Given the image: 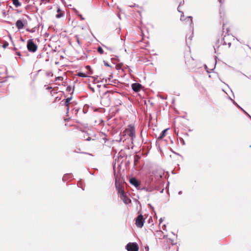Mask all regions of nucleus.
<instances>
[{
    "instance_id": "nucleus-11",
    "label": "nucleus",
    "mask_w": 251,
    "mask_h": 251,
    "mask_svg": "<svg viewBox=\"0 0 251 251\" xmlns=\"http://www.w3.org/2000/svg\"><path fill=\"white\" fill-rule=\"evenodd\" d=\"M16 26L18 29H23L24 27V24L22 21L19 20L16 23Z\"/></svg>"
},
{
    "instance_id": "nucleus-30",
    "label": "nucleus",
    "mask_w": 251,
    "mask_h": 251,
    "mask_svg": "<svg viewBox=\"0 0 251 251\" xmlns=\"http://www.w3.org/2000/svg\"><path fill=\"white\" fill-rule=\"evenodd\" d=\"M91 140V138L90 137H88V138H87L86 140L87 141H90Z\"/></svg>"
},
{
    "instance_id": "nucleus-13",
    "label": "nucleus",
    "mask_w": 251,
    "mask_h": 251,
    "mask_svg": "<svg viewBox=\"0 0 251 251\" xmlns=\"http://www.w3.org/2000/svg\"><path fill=\"white\" fill-rule=\"evenodd\" d=\"M168 129H169V128H166V129H164V130H163L162 131V133H161L160 135L159 136L158 139H162L165 136L166 132H167V131Z\"/></svg>"
},
{
    "instance_id": "nucleus-25",
    "label": "nucleus",
    "mask_w": 251,
    "mask_h": 251,
    "mask_svg": "<svg viewBox=\"0 0 251 251\" xmlns=\"http://www.w3.org/2000/svg\"><path fill=\"white\" fill-rule=\"evenodd\" d=\"M177 10L178 12H181L180 11V6H178V7H177Z\"/></svg>"
},
{
    "instance_id": "nucleus-12",
    "label": "nucleus",
    "mask_w": 251,
    "mask_h": 251,
    "mask_svg": "<svg viewBox=\"0 0 251 251\" xmlns=\"http://www.w3.org/2000/svg\"><path fill=\"white\" fill-rule=\"evenodd\" d=\"M13 4L16 7H18L21 5V3L19 1V0H12Z\"/></svg>"
},
{
    "instance_id": "nucleus-10",
    "label": "nucleus",
    "mask_w": 251,
    "mask_h": 251,
    "mask_svg": "<svg viewBox=\"0 0 251 251\" xmlns=\"http://www.w3.org/2000/svg\"><path fill=\"white\" fill-rule=\"evenodd\" d=\"M120 197L125 204H128L131 202V200L127 197L126 194H124Z\"/></svg>"
},
{
    "instance_id": "nucleus-32",
    "label": "nucleus",
    "mask_w": 251,
    "mask_h": 251,
    "mask_svg": "<svg viewBox=\"0 0 251 251\" xmlns=\"http://www.w3.org/2000/svg\"><path fill=\"white\" fill-rule=\"evenodd\" d=\"M181 193H182V192H181V191H179V192H178V194H179V195H180V194H181Z\"/></svg>"
},
{
    "instance_id": "nucleus-31",
    "label": "nucleus",
    "mask_w": 251,
    "mask_h": 251,
    "mask_svg": "<svg viewBox=\"0 0 251 251\" xmlns=\"http://www.w3.org/2000/svg\"><path fill=\"white\" fill-rule=\"evenodd\" d=\"M103 47L105 48L106 49L108 50L109 49L105 46H103Z\"/></svg>"
},
{
    "instance_id": "nucleus-2",
    "label": "nucleus",
    "mask_w": 251,
    "mask_h": 251,
    "mask_svg": "<svg viewBox=\"0 0 251 251\" xmlns=\"http://www.w3.org/2000/svg\"><path fill=\"white\" fill-rule=\"evenodd\" d=\"M27 49L29 52H35L37 50V46L34 43L33 39L27 41Z\"/></svg>"
},
{
    "instance_id": "nucleus-20",
    "label": "nucleus",
    "mask_w": 251,
    "mask_h": 251,
    "mask_svg": "<svg viewBox=\"0 0 251 251\" xmlns=\"http://www.w3.org/2000/svg\"><path fill=\"white\" fill-rule=\"evenodd\" d=\"M62 80H63V77L61 76H58L55 78V81Z\"/></svg>"
},
{
    "instance_id": "nucleus-3",
    "label": "nucleus",
    "mask_w": 251,
    "mask_h": 251,
    "mask_svg": "<svg viewBox=\"0 0 251 251\" xmlns=\"http://www.w3.org/2000/svg\"><path fill=\"white\" fill-rule=\"evenodd\" d=\"M101 103L104 106H108L110 103V99L108 93H105L101 99Z\"/></svg>"
},
{
    "instance_id": "nucleus-4",
    "label": "nucleus",
    "mask_w": 251,
    "mask_h": 251,
    "mask_svg": "<svg viewBox=\"0 0 251 251\" xmlns=\"http://www.w3.org/2000/svg\"><path fill=\"white\" fill-rule=\"evenodd\" d=\"M115 186L116 188L120 195V196L124 195L125 193V192L124 190L122 188V186L120 184V183L118 182V177L115 175Z\"/></svg>"
},
{
    "instance_id": "nucleus-23",
    "label": "nucleus",
    "mask_w": 251,
    "mask_h": 251,
    "mask_svg": "<svg viewBox=\"0 0 251 251\" xmlns=\"http://www.w3.org/2000/svg\"><path fill=\"white\" fill-rule=\"evenodd\" d=\"M78 16L80 17L81 20H84V18H83L81 14H78Z\"/></svg>"
},
{
    "instance_id": "nucleus-22",
    "label": "nucleus",
    "mask_w": 251,
    "mask_h": 251,
    "mask_svg": "<svg viewBox=\"0 0 251 251\" xmlns=\"http://www.w3.org/2000/svg\"><path fill=\"white\" fill-rule=\"evenodd\" d=\"M75 38H76V41H77V43L80 45V42H79V38H78V37L77 36H75Z\"/></svg>"
},
{
    "instance_id": "nucleus-21",
    "label": "nucleus",
    "mask_w": 251,
    "mask_h": 251,
    "mask_svg": "<svg viewBox=\"0 0 251 251\" xmlns=\"http://www.w3.org/2000/svg\"><path fill=\"white\" fill-rule=\"evenodd\" d=\"M140 189L141 190H145L146 191H151V190L149 189L148 188H147L146 187H144V188H143L142 189Z\"/></svg>"
},
{
    "instance_id": "nucleus-16",
    "label": "nucleus",
    "mask_w": 251,
    "mask_h": 251,
    "mask_svg": "<svg viewBox=\"0 0 251 251\" xmlns=\"http://www.w3.org/2000/svg\"><path fill=\"white\" fill-rule=\"evenodd\" d=\"M3 44L2 46L4 49H5L8 46L9 44L8 42H7L6 41H3Z\"/></svg>"
},
{
    "instance_id": "nucleus-9",
    "label": "nucleus",
    "mask_w": 251,
    "mask_h": 251,
    "mask_svg": "<svg viewBox=\"0 0 251 251\" xmlns=\"http://www.w3.org/2000/svg\"><path fill=\"white\" fill-rule=\"evenodd\" d=\"M57 14L56 15L55 17L57 19L63 17L64 16V11H62L58 6H57Z\"/></svg>"
},
{
    "instance_id": "nucleus-26",
    "label": "nucleus",
    "mask_w": 251,
    "mask_h": 251,
    "mask_svg": "<svg viewBox=\"0 0 251 251\" xmlns=\"http://www.w3.org/2000/svg\"><path fill=\"white\" fill-rule=\"evenodd\" d=\"M244 111V112H245L246 114H247V115L250 117V118L251 119V116L249 114H248L246 111Z\"/></svg>"
},
{
    "instance_id": "nucleus-29",
    "label": "nucleus",
    "mask_w": 251,
    "mask_h": 251,
    "mask_svg": "<svg viewBox=\"0 0 251 251\" xmlns=\"http://www.w3.org/2000/svg\"><path fill=\"white\" fill-rule=\"evenodd\" d=\"M163 222V219H162V218H161V219H160V223H159V224H160V223H161V222Z\"/></svg>"
},
{
    "instance_id": "nucleus-14",
    "label": "nucleus",
    "mask_w": 251,
    "mask_h": 251,
    "mask_svg": "<svg viewBox=\"0 0 251 251\" xmlns=\"http://www.w3.org/2000/svg\"><path fill=\"white\" fill-rule=\"evenodd\" d=\"M71 100V98H68L65 100V102L64 104L67 107V109L68 110H69V103Z\"/></svg>"
},
{
    "instance_id": "nucleus-28",
    "label": "nucleus",
    "mask_w": 251,
    "mask_h": 251,
    "mask_svg": "<svg viewBox=\"0 0 251 251\" xmlns=\"http://www.w3.org/2000/svg\"><path fill=\"white\" fill-rule=\"evenodd\" d=\"M17 54L19 56H20L21 55V54H20V52H17Z\"/></svg>"
},
{
    "instance_id": "nucleus-6",
    "label": "nucleus",
    "mask_w": 251,
    "mask_h": 251,
    "mask_svg": "<svg viewBox=\"0 0 251 251\" xmlns=\"http://www.w3.org/2000/svg\"><path fill=\"white\" fill-rule=\"evenodd\" d=\"M145 222V220L143 219V216L140 214L137 216L136 219L135 224L138 227L141 228L143 227Z\"/></svg>"
},
{
    "instance_id": "nucleus-5",
    "label": "nucleus",
    "mask_w": 251,
    "mask_h": 251,
    "mask_svg": "<svg viewBox=\"0 0 251 251\" xmlns=\"http://www.w3.org/2000/svg\"><path fill=\"white\" fill-rule=\"evenodd\" d=\"M127 251H138L139 247L136 243H129L126 246Z\"/></svg>"
},
{
    "instance_id": "nucleus-7",
    "label": "nucleus",
    "mask_w": 251,
    "mask_h": 251,
    "mask_svg": "<svg viewBox=\"0 0 251 251\" xmlns=\"http://www.w3.org/2000/svg\"><path fill=\"white\" fill-rule=\"evenodd\" d=\"M131 87L134 92H138L141 90L142 85L138 83H135L131 85Z\"/></svg>"
},
{
    "instance_id": "nucleus-33",
    "label": "nucleus",
    "mask_w": 251,
    "mask_h": 251,
    "mask_svg": "<svg viewBox=\"0 0 251 251\" xmlns=\"http://www.w3.org/2000/svg\"><path fill=\"white\" fill-rule=\"evenodd\" d=\"M51 87H48V88H47V89L49 90V89H51Z\"/></svg>"
},
{
    "instance_id": "nucleus-1",
    "label": "nucleus",
    "mask_w": 251,
    "mask_h": 251,
    "mask_svg": "<svg viewBox=\"0 0 251 251\" xmlns=\"http://www.w3.org/2000/svg\"><path fill=\"white\" fill-rule=\"evenodd\" d=\"M136 138L135 128L129 125L125 130L119 134V139H116L118 142H123L128 148L133 147V141Z\"/></svg>"
},
{
    "instance_id": "nucleus-34",
    "label": "nucleus",
    "mask_w": 251,
    "mask_h": 251,
    "mask_svg": "<svg viewBox=\"0 0 251 251\" xmlns=\"http://www.w3.org/2000/svg\"><path fill=\"white\" fill-rule=\"evenodd\" d=\"M105 65H106V66H109V65L107 64V63H105Z\"/></svg>"
},
{
    "instance_id": "nucleus-36",
    "label": "nucleus",
    "mask_w": 251,
    "mask_h": 251,
    "mask_svg": "<svg viewBox=\"0 0 251 251\" xmlns=\"http://www.w3.org/2000/svg\"><path fill=\"white\" fill-rule=\"evenodd\" d=\"M230 45H231V43H228V45H229V46H230Z\"/></svg>"
},
{
    "instance_id": "nucleus-18",
    "label": "nucleus",
    "mask_w": 251,
    "mask_h": 251,
    "mask_svg": "<svg viewBox=\"0 0 251 251\" xmlns=\"http://www.w3.org/2000/svg\"><path fill=\"white\" fill-rule=\"evenodd\" d=\"M68 176L71 177V176L70 175H64L63 176V178H62L63 181H66L67 180V177Z\"/></svg>"
},
{
    "instance_id": "nucleus-35",
    "label": "nucleus",
    "mask_w": 251,
    "mask_h": 251,
    "mask_svg": "<svg viewBox=\"0 0 251 251\" xmlns=\"http://www.w3.org/2000/svg\"><path fill=\"white\" fill-rule=\"evenodd\" d=\"M27 31H29V32H31V30H28V29H27Z\"/></svg>"
},
{
    "instance_id": "nucleus-24",
    "label": "nucleus",
    "mask_w": 251,
    "mask_h": 251,
    "mask_svg": "<svg viewBox=\"0 0 251 251\" xmlns=\"http://www.w3.org/2000/svg\"><path fill=\"white\" fill-rule=\"evenodd\" d=\"M184 17V14L183 12H182V15L181 16V17H180V20H183L182 19V17Z\"/></svg>"
},
{
    "instance_id": "nucleus-17",
    "label": "nucleus",
    "mask_w": 251,
    "mask_h": 251,
    "mask_svg": "<svg viewBox=\"0 0 251 251\" xmlns=\"http://www.w3.org/2000/svg\"><path fill=\"white\" fill-rule=\"evenodd\" d=\"M187 19H188V21H189V23L190 25L192 24V17L191 16H189L187 17Z\"/></svg>"
},
{
    "instance_id": "nucleus-27",
    "label": "nucleus",
    "mask_w": 251,
    "mask_h": 251,
    "mask_svg": "<svg viewBox=\"0 0 251 251\" xmlns=\"http://www.w3.org/2000/svg\"><path fill=\"white\" fill-rule=\"evenodd\" d=\"M67 89L68 91H70V90H71V87H67Z\"/></svg>"
},
{
    "instance_id": "nucleus-15",
    "label": "nucleus",
    "mask_w": 251,
    "mask_h": 251,
    "mask_svg": "<svg viewBox=\"0 0 251 251\" xmlns=\"http://www.w3.org/2000/svg\"><path fill=\"white\" fill-rule=\"evenodd\" d=\"M97 50H98V52L101 54L103 53V52H104L102 48L100 47H98Z\"/></svg>"
},
{
    "instance_id": "nucleus-19",
    "label": "nucleus",
    "mask_w": 251,
    "mask_h": 251,
    "mask_svg": "<svg viewBox=\"0 0 251 251\" xmlns=\"http://www.w3.org/2000/svg\"><path fill=\"white\" fill-rule=\"evenodd\" d=\"M77 75H78V76L82 77H86V75L83 73H79Z\"/></svg>"
},
{
    "instance_id": "nucleus-8",
    "label": "nucleus",
    "mask_w": 251,
    "mask_h": 251,
    "mask_svg": "<svg viewBox=\"0 0 251 251\" xmlns=\"http://www.w3.org/2000/svg\"><path fill=\"white\" fill-rule=\"evenodd\" d=\"M130 183L134 186L137 189H140V183L135 178H131L129 180Z\"/></svg>"
}]
</instances>
